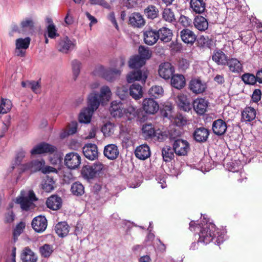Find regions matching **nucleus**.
Returning a JSON list of instances; mask_svg holds the SVG:
<instances>
[{"label":"nucleus","instance_id":"obj_51","mask_svg":"<svg viewBox=\"0 0 262 262\" xmlns=\"http://www.w3.org/2000/svg\"><path fill=\"white\" fill-rule=\"evenodd\" d=\"M199 46L202 48L210 49L213 45V41L208 37L201 36L198 40Z\"/></svg>","mask_w":262,"mask_h":262},{"label":"nucleus","instance_id":"obj_24","mask_svg":"<svg viewBox=\"0 0 262 262\" xmlns=\"http://www.w3.org/2000/svg\"><path fill=\"white\" fill-rule=\"evenodd\" d=\"M226 123L221 119L215 120L212 123V129L213 133L217 136L224 135L227 130Z\"/></svg>","mask_w":262,"mask_h":262},{"label":"nucleus","instance_id":"obj_26","mask_svg":"<svg viewBox=\"0 0 262 262\" xmlns=\"http://www.w3.org/2000/svg\"><path fill=\"white\" fill-rule=\"evenodd\" d=\"M157 33L158 39L164 43L169 42L173 36L172 30L165 27H163L157 30Z\"/></svg>","mask_w":262,"mask_h":262},{"label":"nucleus","instance_id":"obj_32","mask_svg":"<svg viewBox=\"0 0 262 262\" xmlns=\"http://www.w3.org/2000/svg\"><path fill=\"white\" fill-rule=\"evenodd\" d=\"M186 84L185 77L182 74H173L171 78V85L173 88L181 90Z\"/></svg>","mask_w":262,"mask_h":262},{"label":"nucleus","instance_id":"obj_35","mask_svg":"<svg viewBox=\"0 0 262 262\" xmlns=\"http://www.w3.org/2000/svg\"><path fill=\"white\" fill-rule=\"evenodd\" d=\"M193 23L196 29L200 31H204L208 28V23L206 18L198 15L195 17Z\"/></svg>","mask_w":262,"mask_h":262},{"label":"nucleus","instance_id":"obj_28","mask_svg":"<svg viewBox=\"0 0 262 262\" xmlns=\"http://www.w3.org/2000/svg\"><path fill=\"white\" fill-rule=\"evenodd\" d=\"M179 107L185 112H188L191 110V105L189 99L187 96L183 94H179L176 99Z\"/></svg>","mask_w":262,"mask_h":262},{"label":"nucleus","instance_id":"obj_44","mask_svg":"<svg viewBox=\"0 0 262 262\" xmlns=\"http://www.w3.org/2000/svg\"><path fill=\"white\" fill-rule=\"evenodd\" d=\"M164 90L162 86L159 85L152 86L148 91V94L151 98L157 99L163 95Z\"/></svg>","mask_w":262,"mask_h":262},{"label":"nucleus","instance_id":"obj_38","mask_svg":"<svg viewBox=\"0 0 262 262\" xmlns=\"http://www.w3.org/2000/svg\"><path fill=\"white\" fill-rule=\"evenodd\" d=\"M256 111L252 107H246L242 112V118L245 122H250L256 117Z\"/></svg>","mask_w":262,"mask_h":262},{"label":"nucleus","instance_id":"obj_25","mask_svg":"<svg viewBox=\"0 0 262 262\" xmlns=\"http://www.w3.org/2000/svg\"><path fill=\"white\" fill-rule=\"evenodd\" d=\"M212 59L218 65L226 66L229 58L221 50L216 49L213 51Z\"/></svg>","mask_w":262,"mask_h":262},{"label":"nucleus","instance_id":"obj_11","mask_svg":"<svg viewBox=\"0 0 262 262\" xmlns=\"http://www.w3.org/2000/svg\"><path fill=\"white\" fill-rule=\"evenodd\" d=\"M93 74L101 77L108 81H112L115 77V69H105L102 66H99L94 70Z\"/></svg>","mask_w":262,"mask_h":262},{"label":"nucleus","instance_id":"obj_60","mask_svg":"<svg viewBox=\"0 0 262 262\" xmlns=\"http://www.w3.org/2000/svg\"><path fill=\"white\" fill-rule=\"evenodd\" d=\"M15 214L12 211H11L5 214V223H12L15 219Z\"/></svg>","mask_w":262,"mask_h":262},{"label":"nucleus","instance_id":"obj_9","mask_svg":"<svg viewBox=\"0 0 262 262\" xmlns=\"http://www.w3.org/2000/svg\"><path fill=\"white\" fill-rule=\"evenodd\" d=\"M31 39L29 37L25 38H19L15 41V54L18 57H24L26 50L29 48Z\"/></svg>","mask_w":262,"mask_h":262},{"label":"nucleus","instance_id":"obj_42","mask_svg":"<svg viewBox=\"0 0 262 262\" xmlns=\"http://www.w3.org/2000/svg\"><path fill=\"white\" fill-rule=\"evenodd\" d=\"M129 94L135 99H139L143 95L142 86L138 84H133L129 88Z\"/></svg>","mask_w":262,"mask_h":262},{"label":"nucleus","instance_id":"obj_12","mask_svg":"<svg viewBox=\"0 0 262 262\" xmlns=\"http://www.w3.org/2000/svg\"><path fill=\"white\" fill-rule=\"evenodd\" d=\"M81 163V157L77 152L67 154L64 158V164L70 169L77 168Z\"/></svg>","mask_w":262,"mask_h":262},{"label":"nucleus","instance_id":"obj_31","mask_svg":"<svg viewBox=\"0 0 262 262\" xmlns=\"http://www.w3.org/2000/svg\"><path fill=\"white\" fill-rule=\"evenodd\" d=\"M21 259L23 262H36L37 256L29 247H26L22 251Z\"/></svg>","mask_w":262,"mask_h":262},{"label":"nucleus","instance_id":"obj_13","mask_svg":"<svg viewBox=\"0 0 262 262\" xmlns=\"http://www.w3.org/2000/svg\"><path fill=\"white\" fill-rule=\"evenodd\" d=\"M188 89L193 94H202L206 89V84L203 82L200 78H192L189 82Z\"/></svg>","mask_w":262,"mask_h":262},{"label":"nucleus","instance_id":"obj_39","mask_svg":"<svg viewBox=\"0 0 262 262\" xmlns=\"http://www.w3.org/2000/svg\"><path fill=\"white\" fill-rule=\"evenodd\" d=\"M162 19L169 23L174 24L177 22L174 13L170 8H164L162 12Z\"/></svg>","mask_w":262,"mask_h":262},{"label":"nucleus","instance_id":"obj_22","mask_svg":"<svg viewBox=\"0 0 262 262\" xmlns=\"http://www.w3.org/2000/svg\"><path fill=\"white\" fill-rule=\"evenodd\" d=\"M209 131L204 127L196 128L193 133L194 140L199 143L205 142L208 138Z\"/></svg>","mask_w":262,"mask_h":262},{"label":"nucleus","instance_id":"obj_40","mask_svg":"<svg viewBox=\"0 0 262 262\" xmlns=\"http://www.w3.org/2000/svg\"><path fill=\"white\" fill-rule=\"evenodd\" d=\"M174 153L175 152L173 147L165 145L162 149V156L165 162H169L174 159Z\"/></svg>","mask_w":262,"mask_h":262},{"label":"nucleus","instance_id":"obj_55","mask_svg":"<svg viewBox=\"0 0 262 262\" xmlns=\"http://www.w3.org/2000/svg\"><path fill=\"white\" fill-rule=\"evenodd\" d=\"M34 22L31 18H26L20 23V26L23 31L32 30L34 29Z\"/></svg>","mask_w":262,"mask_h":262},{"label":"nucleus","instance_id":"obj_43","mask_svg":"<svg viewBox=\"0 0 262 262\" xmlns=\"http://www.w3.org/2000/svg\"><path fill=\"white\" fill-rule=\"evenodd\" d=\"M70 190L72 194L76 196H81L84 193V187L79 182L73 183Z\"/></svg>","mask_w":262,"mask_h":262},{"label":"nucleus","instance_id":"obj_6","mask_svg":"<svg viewBox=\"0 0 262 262\" xmlns=\"http://www.w3.org/2000/svg\"><path fill=\"white\" fill-rule=\"evenodd\" d=\"M170 140L173 141L172 147L177 155L185 156L187 154L190 149V146L186 140L180 139H176V137L172 133L170 135Z\"/></svg>","mask_w":262,"mask_h":262},{"label":"nucleus","instance_id":"obj_27","mask_svg":"<svg viewBox=\"0 0 262 262\" xmlns=\"http://www.w3.org/2000/svg\"><path fill=\"white\" fill-rule=\"evenodd\" d=\"M47 207L53 210L59 209L62 206V200L57 195H52L46 201Z\"/></svg>","mask_w":262,"mask_h":262},{"label":"nucleus","instance_id":"obj_61","mask_svg":"<svg viewBox=\"0 0 262 262\" xmlns=\"http://www.w3.org/2000/svg\"><path fill=\"white\" fill-rule=\"evenodd\" d=\"M261 96V91L259 89H255L252 95V99L255 102H257L260 100Z\"/></svg>","mask_w":262,"mask_h":262},{"label":"nucleus","instance_id":"obj_1","mask_svg":"<svg viewBox=\"0 0 262 262\" xmlns=\"http://www.w3.org/2000/svg\"><path fill=\"white\" fill-rule=\"evenodd\" d=\"M112 92L107 86H103L100 89V93L93 92L88 96L87 107L82 109L78 117L79 122L85 124L89 123L94 112L96 111L100 104L104 105L110 100Z\"/></svg>","mask_w":262,"mask_h":262},{"label":"nucleus","instance_id":"obj_29","mask_svg":"<svg viewBox=\"0 0 262 262\" xmlns=\"http://www.w3.org/2000/svg\"><path fill=\"white\" fill-rule=\"evenodd\" d=\"M135 154L139 159L145 160L150 156L149 147L146 144L141 145L136 148Z\"/></svg>","mask_w":262,"mask_h":262},{"label":"nucleus","instance_id":"obj_63","mask_svg":"<svg viewBox=\"0 0 262 262\" xmlns=\"http://www.w3.org/2000/svg\"><path fill=\"white\" fill-rule=\"evenodd\" d=\"M179 66L182 70H185L189 68V62L188 60L182 58L179 61Z\"/></svg>","mask_w":262,"mask_h":262},{"label":"nucleus","instance_id":"obj_50","mask_svg":"<svg viewBox=\"0 0 262 262\" xmlns=\"http://www.w3.org/2000/svg\"><path fill=\"white\" fill-rule=\"evenodd\" d=\"M128 94V90L125 88H118L116 94L120 100H118V102H129L127 100Z\"/></svg>","mask_w":262,"mask_h":262},{"label":"nucleus","instance_id":"obj_49","mask_svg":"<svg viewBox=\"0 0 262 262\" xmlns=\"http://www.w3.org/2000/svg\"><path fill=\"white\" fill-rule=\"evenodd\" d=\"M12 107L11 101L8 99L2 98L0 104V114H6L8 112Z\"/></svg>","mask_w":262,"mask_h":262},{"label":"nucleus","instance_id":"obj_59","mask_svg":"<svg viewBox=\"0 0 262 262\" xmlns=\"http://www.w3.org/2000/svg\"><path fill=\"white\" fill-rule=\"evenodd\" d=\"M89 2L92 5H99L108 9L111 8L110 5L105 0H89Z\"/></svg>","mask_w":262,"mask_h":262},{"label":"nucleus","instance_id":"obj_21","mask_svg":"<svg viewBox=\"0 0 262 262\" xmlns=\"http://www.w3.org/2000/svg\"><path fill=\"white\" fill-rule=\"evenodd\" d=\"M182 40L187 45L192 46L196 39L194 33L189 29H184L180 32Z\"/></svg>","mask_w":262,"mask_h":262},{"label":"nucleus","instance_id":"obj_8","mask_svg":"<svg viewBox=\"0 0 262 262\" xmlns=\"http://www.w3.org/2000/svg\"><path fill=\"white\" fill-rule=\"evenodd\" d=\"M76 44L75 39L70 40L68 36H65L58 40L57 48L59 52L67 54L75 48Z\"/></svg>","mask_w":262,"mask_h":262},{"label":"nucleus","instance_id":"obj_37","mask_svg":"<svg viewBox=\"0 0 262 262\" xmlns=\"http://www.w3.org/2000/svg\"><path fill=\"white\" fill-rule=\"evenodd\" d=\"M145 16L149 19H154L159 16V9L154 5H148L144 10Z\"/></svg>","mask_w":262,"mask_h":262},{"label":"nucleus","instance_id":"obj_19","mask_svg":"<svg viewBox=\"0 0 262 262\" xmlns=\"http://www.w3.org/2000/svg\"><path fill=\"white\" fill-rule=\"evenodd\" d=\"M82 152L86 158L90 160H94L98 157V148L96 144L89 143L82 148Z\"/></svg>","mask_w":262,"mask_h":262},{"label":"nucleus","instance_id":"obj_30","mask_svg":"<svg viewBox=\"0 0 262 262\" xmlns=\"http://www.w3.org/2000/svg\"><path fill=\"white\" fill-rule=\"evenodd\" d=\"M129 24L134 27L141 28L144 26L145 21L143 16L139 13L132 14L129 18Z\"/></svg>","mask_w":262,"mask_h":262},{"label":"nucleus","instance_id":"obj_17","mask_svg":"<svg viewBox=\"0 0 262 262\" xmlns=\"http://www.w3.org/2000/svg\"><path fill=\"white\" fill-rule=\"evenodd\" d=\"M174 72V68L169 62H164L159 66L158 70L159 76L165 80L171 78Z\"/></svg>","mask_w":262,"mask_h":262},{"label":"nucleus","instance_id":"obj_57","mask_svg":"<svg viewBox=\"0 0 262 262\" xmlns=\"http://www.w3.org/2000/svg\"><path fill=\"white\" fill-rule=\"evenodd\" d=\"M179 23L184 27L187 28L192 25V21L188 16L181 15L179 19Z\"/></svg>","mask_w":262,"mask_h":262},{"label":"nucleus","instance_id":"obj_2","mask_svg":"<svg viewBox=\"0 0 262 262\" xmlns=\"http://www.w3.org/2000/svg\"><path fill=\"white\" fill-rule=\"evenodd\" d=\"M189 229L191 231L200 230L199 238L198 242L191 244L190 249L192 250L198 248L196 246L199 243L207 245L209 243L216 235V228L214 224L205 221V223L196 224L194 221L189 223Z\"/></svg>","mask_w":262,"mask_h":262},{"label":"nucleus","instance_id":"obj_64","mask_svg":"<svg viewBox=\"0 0 262 262\" xmlns=\"http://www.w3.org/2000/svg\"><path fill=\"white\" fill-rule=\"evenodd\" d=\"M25 156V152L23 150L19 151L16 155L15 157V164L19 165L21 162L23 158Z\"/></svg>","mask_w":262,"mask_h":262},{"label":"nucleus","instance_id":"obj_3","mask_svg":"<svg viewBox=\"0 0 262 262\" xmlns=\"http://www.w3.org/2000/svg\"><path fill=\"white\" fill-rule=\"evenodd\" d=\"M140 113H142L141 109L133 106L130 102H118V100H116V117L128 120L138 118L140 120Z\"/></svg>","mask_w":262,"mask_h":262},{"label":"nucleus","instance_id":"obj_46","mask_svg":"<svg viewBox=\"0 0 262 262\" xmlns=\"http://www.w3.org/2000/svg\"><path fill=\"white\" fill-rule=\"evenodd\" d=\"M139 56L146 62V60L150 59L151 57L152 52L148 47L141 46L139 48Z\"/></svg>","mask_w":262,"mask_h":262},{"label":"nucleus","instance_id":"obj_36","mask_svg":"<svg viewBox=\"0 0 262 262\" xmlns=\"http://www.w3.org/2000/svg\"><path fill=\"white\" fill-rule=\"evenodd\" d=\"M226 65L228 66L229 70L233 73H239L243 71V66L236 58H229Z\"/></svg>","mask_w":262,"mask_h":262},{"label":"nucleus","instance_id":"obj_23","mask_svg":"<svg viewBox=\"0 0 262 262\" xmlns=\"http://www.w3.org/2000/svg\"><path fill=\"white\" fill-rule=\"evenodd\" d=\"M144 41L148 46H152L158 40L157 30L149 29L143 32Z\"/></svg>","mask_w":262,"mask_h":262},{"label":"nucleus","instance_id":"obj_47","mask_svg":"<svg viewBox=\"0 0 262 262\" xmlns=\"http://www.w3.org/2000/svg\"><path fill=\"white\" fill-rule=\"evenodd\" d=\"M243 82L249 85H255L257 82L256 76L251 73H245L242 76Z\"/></svg>","mask_w":262,"mask_h":262},{"label":"nucleus","instance_id":"obj_58","mask_svg":"<svg viewBox=\"0 0 262 262\" xmlns=\"http://www.w3.org/2000/svg\"><path fill=\"white\" fill-rule=\"evenodd\" d=\"M25 227V224L23 222H20L16 226L13 232L14 240L23 232Z\"/></svg>","mask_w":262,"mask_h":262},{"label":"nucleus","instance_id":"obj_56","mask_svg":"<svg viewBox=\"0 0 262 262\" xmlns=\"http://www.w3.org/2000/svg\"><path fill=\"white\" fill-rule=\"evenodd\" d=\"M47 31L48 36L50 38L54 39L59 36V34L57 32L56 27L54 24L49 25L47 27Z\"/></svg>","mask_w":262,"mask_h":262},{"label":"nucleus","instance_id":"obj_45","mask_svg":"<svg viewBox=\"0 0 262 262\" xmlns=\"http://www.w3.org/2000/svg\"><path fill=\"white\" fill-rule=\"evenodd\" d=\"M41 256L44 258L49 257L54 251L53 246L49 244H44L39 248Z\"/></svg>","mask_w":262,"mask_h":262},{"label":"nucleus","instance_id":"obj_34","mask_svg":"<svg viewBox=\"0 0 262 262\" xmlns=\"http://www.w3.org/2000/svg\"><path fill=\"white\" fill-rule=\"evenodd\" d=\"M55 231L59 237H63L68 234L70 226L66 222H60L56 225Z\"/></svg>","mask_w":262,"mask_h":262},{"label":"nucleus","instance_id":"obj_16","mask_svg":"<svg viewBox=\"0 0 262 262\" xmlns=\"http://www.w3.org/2000/svg\"><path fill=\"white\" fill-rule=\"evenodd\" d=\"M45 162L43 160L41 161L35 160L21 165L22 172L29 171L30 173L41 171L42 166H45Z\"/></svg>","mask_w":262,"mask_h":262},{"label":"nucleus","instance_id":"obj_52","mask_svg":"<svg viewBox=\"0 0 262 262\" xmlns=\"http://www.w3.org/2000/svg\"><path fill=\"white\" fill-rule=\"evenodd\" d=\"M104 155L109 159H115V144H111L105 146L104 149Z\"/></svg>","mask_w":262,"mask_h":262},{"label":"nucleus","instance_id":"obj_54","mask_svg":"<svg viewBox=\"0 0 262 262\" xmlns=\"http://www.w3.org/2000/svg\"><path fill=\"white\" fill-rule=\"evenodd\" d=\"M102 132L105 137H108L114 134L115 126L110 122L106 123L102 128Z\"/></svg>","mask_w":262,"mask_h":262},{"label":"nucleus","instance_id":"obj_18","mask_svg":"<svg viewBox=\"0 0 262 262\" xmlns=\"http://www.w3.org/2000/svg\"><path fill=\"white\" fill-rule=\"evenodd\" d=\"M142 103L143 109L146 114H154L159 110V104L153 98H145Z\"/></svg>","mask_w":262,"mask_h":262},{"label":"nucleus","instance_id":"obj_48","mask_svg":"<svg viewBox=\"0 0 262 262\" xmlns=\"http://www.w3.org/2000/svg\"><path fill=\"white\" fill-rule=\"evenodd\" d=\"M54 184L53 178L47 177L42 184V188L46 192H50L54 189Z\"/></svg>","mask_w":262,"mask_h":262},{"label":"nucleus","instance_id":"obj_20","mask_svg":"<svg viewBox=\"0 0 262 262\" xmlns=\"http://www.w3.org/2000/svg\"><path fill=\"white\" fill-rule=\"evenodd\" d=\"M208 106V102L204 98H197L193 101V107L198 115H204L207 111Z\"/></svg>","mask_w":262,"mask_h":262},{"label":"nucleus","instance_id":"obj_62","mask_svg":"<svg viewBox=\"0 0 262 262\" xmlns=\"http://www.w3.org/2000/svg\"><path fill=\"white\" fill-rule=\"evenodd\" d=\"M29 88H30L31 90L35 93H37V90L40 86L38 81H28Z\"/></svg>","mask_w":262,"mask_h":262},{"label":"nucleus","instance_id":"obj_10","mask_svg":"<svg viewBox=\"0 0 262 262\" xmlns=\"http://www.w3.org/2000/svg\"><path fill=\"white\" fill-rule=\"evenodd\" d=\"M57 150L55 146L46 142H42L35 147L31 150V155H38L42 154H52Z\"/></svg>","mask_w":262,"mask_h":262},{"label":"nucleus","instance_id":"obj_5","mask_svg":"<svg viewBox=\"0 0 262 262\" xmlns=\"http://www.w3.org/2000/svg\"><path fill=\"white\" fill-rule=\"evenodd\" d=\"M103 168V165L97 162L92 165L83 166L81 170V174L84 179L92 180L100 174Z\"/></svg>","mask_w":262,"mask_h":262},{"label":"nucleus","instance_id":"obj_41","mask_svg":"<svg viewBox=\"0 0 262 262\" xmlns=\"http://www.w3.org/2000/svg\"><path fill=\"white\" fill-rule=\"evenodd\" d=\"M145 62L139 55H135L130 58L128 65L133 70H141L140 68L144 66Z\"/></svg>","mask_w":262,"mask_h":262},{"label":"nucleus","instance_id":"obj_15","mask_svg":"<svg viewBox=\"0 0 262 262\" xmlns=\"http://www.w3.org/2000/svg\"><path fill=\"white\" fill-rule=\"evenodd\" d=\"M31 225L36 232L42 233L47 228L48 225L47 220L45 216H37L32 220Z\"/></svg>","mask_w":262,"mask_h":262},{"label":"nucleus","instance_id":"obj_53","mask_svg":"<svg viewBox=\"0 0 262 262\" xmlns=\"http://www.w3.org/2000/svg\"><path fill=\"white\" fill-rule=\"evenodd\" d=\"M71 64L72 67L73 78L74 80H75L79 74L81 63L80 61L75 59L72 61Z\"/></svg>","mask_w":262,"mask_h":262},{"label":"nucleus","instance_id":"obj_14","mask_svg":"<svg viewBox=\"0 0 262 262\" xmlns=\"http://www.w3.org/2000/svg\"><path fill=\"white\" fill-rule=\"evenodd\" d=\"M147 77L145 72L141 70H133L126 75V80L128 83H133L136 81L145 83Z\"/></svg>","mask_w":262,"mask_h":262},{"label":"nucleus","instance_id":"obj_4","mask_svg":"<svg viewBox=\"0 0 262 262\" xmlns=\"http://www.w3.org/2000/svg\"><path fill=\"white\" fill-rule=\"evenodd\" d=\"M143 137L146 140L154 139L162 142L167 138L166 134L160 129L156 130L151 124H145L142 128Z\"/></svg>","mask_w":262,"mask_h":262},{"label":"nucleus","instance_id":"obj_33","mask_svg":"<svg viewBox=\"0 0 262 262\" xmlns=\"http://www.w3.org/2000/svg\"><path fill=\"white\" fill-rule=\"evenodd\" d=\"M190 1V7L195 13H203L206 10V3L204 0Z\"/></svg>","mask_w":262,"mask_h":262},{"label":"nucleus","instance_id":"obj_7","mask_svg":"<svg viewBox=\"0 0 262 262\" xmlns=\"http://www.w3.org/2000/svg\"><path fill=\"white\" fill-rule=\"evenodd\" d=\"M37 200L34 191L30 190L28 192V196H18L16 199L15 203L20 205L23 210L28 211L33 204V202L36 201Z\"/></svg>","mask_w":262,"mask_h":262}]
</instances>
